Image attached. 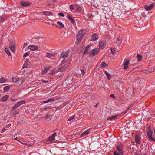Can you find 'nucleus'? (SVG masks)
Segmentation results:
<instances>
[{
  "instance_id": "nucleus-1",
  "label": "nucleus",
  "mask_w": 155,
  "mask_h": 155,
  "mask_svg": "<svg viewBox=\"0 0 155 155\" xmlns=\"http://www.w3.org/2000/svg\"><path fill=\"white\" fill-rule=\"evenodd\" d=\"M84 34V32L82 30H81L79 31L77 36V40L76 41L77 44H78L81 41Z\"/></svg>"
},
{
  "instance_id": "nucleus-2",
  "label": "nucleus",
  "mask_w": 155,
  "mask_h": 155,
  "mask_svg": "<svg viewBox=\"0 0 155 155\" xmlns=\"http://www.w3.org/2000/svg\"><path fill=\"white\" fill-rule=\"evenodd\" d=\"M99 51V48H95L90 52L89 55L91 56H94L96 55Z\"/></svg>"
},
{
  "instance_id": "nucleus-3",
  "label": "nucleus",
  "mask_w": 155,
  "mask_h": 155,
  "mask_svg": "<svg viewBox=\"0 0 155 155\" xmlns=\"http://www.w3.org/2000/svg\"><path fill=\"white\" fill-rule=\"evenodd\" d=\"M117 148L120 155H123L124 153L123 145L121 144L118 145L117 147Z\"/></svg>"
},
{
  "instance_id": "nucleus-4",
  "label": "nucleus",
  "mask_w": 155,
  "mask_h": 155,
  "mask_svg": "<svg viewBox=\"0 0 155 155\" xmlns=\"http://www.w3.org/2000/svg\"><path fill=\"white\" fill-rule=\"evenodd\" d=\"M9 48L12 52H14L15 50V43L13 41L11 42L9 45Z\"/></svg>"
},
{
  "instance_id": "nucleus-5",
  "label": "nucleus",
  "mask_w": 155,
  "mask_h": 155,
  "mask_svg": "<svg viewBox=\"0 0 155 155\" xmlns=\"http://www.w3.org/2000/svg\"><path fill=\"white\" fill-rule=\"evenodd\" d=\"M25 101L24 100H21L18 102L17 104H15L12 107V109L14 110L17 108L19 106L24 104L25 103Z\"/></svg>"
},
{
  "instance_id": "nucleus-6",
  "label": "nucleus",
  "mask_w": 155,
  "mask_h": 155,
  "mask_svg": "<svg viewBox=\"0 0 155 155\" xmlns=\"http://www.w3.org/2000/svg\"><path fill=\"white\" fill-rule=\"evenodd\" d=\"M153 134L152 131L150 130H149L147 132V134L148 138L151 140L155 142V139L154 138H153L152 137V134Z\"/></svg>"
},
{
  "instance_id": "nucleus-7",
  "label": "nucleus",
  "mask_w": 155,
  "mask_h": 155,
  "mask_svg": "<svg viewBox=\"0 0 155 155\" xmlns=\"http://www.w3.org/2000/svg\"><path fill=\"white\" fill-rule=\"evenodd\" d=\"M120 117V115L117 114L116 115H114L110 117L108 119V120H115L116 119H118L119 117Z\"/></svg>"
},
{
  "instance_id": "nucleus-8",
  "label": "nucleus",
  "mask_w": 155,
  "mask_h": 155,
  "mask_svg": "<svg viewBox=\"0 0 155 155\" xmlns=\"http://www.w3.org/2000/svg\"><path fill=\"white\" fill-rule=\"evenodd\" d=\"M141 71L144 73H145L147 74H148L149 73H151L154 71V68H148L147 70L143 69Z\"/></svg>"
},
{
  "instance_id": "nucleus-9",
  "label": "nucleus",
  "mask_w": 155,
  "mask_h": 155,
  "mask_svg": "<svg viewBox=\"0 0 155 155\" xmlns=\"http://www.w3.org/2000/svg\"><path fill=\"white\" fill-rule=\"evenodd\" d=\"M29 49L32 51H36L38 50V48L37 46L35 45H30L28 47Z\"/></svg>"
},
{
  "instance_id": "nucleus-10",
  "label": "nucleus",
  "mask_w": 155,
  "mask_h": 155,
  "mask_svg": "<svg viewBox=\"0 0 155 155\" xmlns=\"http://www.w3.org/2000/svg\"><path fill=\"white\" fill-rule=\"evenodd\" d=\"M20 4L22 6L24 7L29 6L30 5V2L28 1H21Z\"/></svg>"
},
{
  "instance_id": "nucleus-11",
  "label": "nucleus",
  "mask_w": 155,
  "mask_h": 155,
  "mask_svg": "<svg viewBox=\"0 0 155 155\" xmlns=\"http://www.w3.org/2000/svg\"><path fill=\"white\" fill-rule=\"evenodd\" d=\"M57 24L58 25H54V24H52V25L53 26H55L57 27H58L60 28H63L64 27V24L61 22L59 21L58 22H57Z\"/></svg>"
},
{
  "instance_id": "nucleus-12",
  "label": "nucleus",
  "mask_w": 155,
  "mask_h": 155,
  "mask_svg": "<svg viewBox=\"0 0 155 155\" xmlns=\"http://www.w3.org/2000/svg\"><path fill=\"white\" fill-rule=\"evenodd\" d=\"M106 45L105 42L104 41H101L99 42V48L103 49Z\"/></svg>"
},
{
  "instance_id": "nucleus-13",
  "label": "nucleus",
  "mask_w": 155,
  "mask_h": 155,
  "mask_svg": "<svg viewBox=\"0 0 155 155\" xmlns=\"http://www.w3.org/2000/svg\"><path fill=\"white\" fill-rule=\"evenodd\" d=\"M98 35L96 33L93 34L91 37V41H95L98 38Z\"/></svg>"
},
{
  "instance_id": "nucleus-14",
  "label": "nucleus",
  "mask_w": 155,
  "mask_h": 155,
  "mask_svg": "<svg viewBox=\"0 0 155 155\" xmlns=\"http://www.w3.org/2000/svg\"><path fill=\"white\" fill-rule=\"evenodd\" d=\"M129 64V60L127 59H125L123 63L124 68H127Z\"/></svg>"
},
{
  "instance_id": "nucleus-15",
  "label": "nucleus",
  "mask_w": 155,
  "mask_h": 155,
  "mask_svg": "<svg viewBox=\"0 0 155 155\" xmlns=\"http://www.w3.org/2000/svg\"><path fill=\"white\" fill-rule=\"evenodd\" d=\"M56 135L57 133H54L51 136L49 137L48 140L52 142L53 140H55L54 137Z\"/></svg>"
},
{
  "instance_id": "nucleus-16",
  "label": "nucleus",
  "mask_w": 155,
  "mask_h": 155,
  "mask_svg": "<svg viewBox=\"0 0 155 155\" xmlns=\"http://www.w3.org/2000/svg\"><path fill=\"white\" fill-rule=\"evenodd\" d=\"M43 15L46 16H52L53 14L49 11H43L42 12Z\"/></svg>"
},
{
  "instance_id": "nucleus-17",
  "label": "nucleus",
  "mask_w": 155,
  "mask_h": 155,
  "mask_svg": "<svg viewBox=\"0 0 155 155\" xmlns=\"http://www.w3.org/2000/svg\"><path fill=\"white\" fill-rule=\"evenodd\" d=\"M68 53L67 52H63L60 56V58H64V59L68 57Z\"/></svg>"
},
{
  "instance_id": "nucleus-18",
  "label": "nucleus",
  "mask_w": 155,
  "mask_h": 155,
  "mask_svg": "<svg viewBox=\"0 0 155 155\" xmlns=\"http://www.w3.org/2000/svg\"><path fill=\"white\" fill-rule=\"evenodd\" d=\"M154 7V5L153 4H151L148 6L145 7V8L146 11H149L152 9Z\"/></svg>"
},
{
  "instance_id": "nucleus-19",
  "label": "nucleus",
  "mask_w": 155,
  "mask_h": 155,
  "mask_svg": "<svg viewBox=\"0 0 155 155\" xmlns=\"http://www.w3.org/2000/svg\"><path fill=\"white\" fill-rule=\"evenodd\" d=\"M67 17L68 19H69L72 23H74L75 22L73 19L72 18V16L70 14H68L67 15Z\"/></svg>"
},
{
  "instance_id": "nucleus-20",
  "label": "nucleus",
  "mask_w": 155,
  "mask_h": 155,
  "mask_svg": "<svg viewBox=\"0 0 155 155\" xmlns=\"http://www.w3.org/2000/svg\"><path fill=\"white\" fill-rule=\"evenodd\" d=\"M100 66L101 68H105L107 67L108 64L105 61H103L100 64Z\"/></svg>"
},
{
  "instance_id": "nucleus-21",
  "label": "nucleus",
  "mask_w": 155,
  "mask_h": 155,
  "mask_svg": "<svg viewBox=\"0 0 155 155\" xmlns=\"http://www.w3.org/2000/svg\"><path fill=\"white\" fill-rule=\"evenodd\" d=\"M91 129L87 130L83 132L81 135V137H82L84 135H87L90 133Z\"/></svg>"
},
{
  "instance_id": "nucleus-22",
  "label": "nucleus",
  "mask_w": 155,
  "mask_h": 155,
  "mask_svg": "<svg viewBox=\"0 0 155 155\" xmlns=\"http://www.w3.org/2000/svg\"><path fill=\"white\" fill-rule=\"evenodd\" d=\"M30 62H29L27 60L25 61V64H24L23 68H27L28 67H29L30 66Z\"/></svg>"
},
{
  "instance_id": "nucleus-23",
  "label": "nucleus",
  "mask_w": 155,
  "mask_h": 155,
  "mask_svg": "<svg viewBox=\"0 0 155 155\" xmlns=\"http://www.w3.org/2000/svg\"><path fill=\"white\" fill-rule=\"evenodd\" d=\"M54 101L55 100L54 99L50 98L47 100L42 101V102L44 103H46L49 102H54Z\"/></svg>"
},
{
  "instance_id": "nucleus-24",
  "label": "nucleus",
  "mask_w": 155,
  "mask_h": 155,
  "mask_svg": "<svg viewBox=\"0 0 155 155\" xmlns=\"http://www.w3.org/2000/svg\"><path fill=\"white\" fill-rule=\"evenodd\" d=\"M9 97V96L8 95H5L4 96H3L1 98V101H6L8 98Z\"/></svg>"
},
{
  "instance_id": "nucleus-25",
  "label": "nucleus",
  "mask_w": 155,
  "mask_h": 155,
  "mask_svg": "<svg viewBox=\"0 0 155 155\" xmlns=\"http://www.w3.org/2000/svg\"><path fill=\"white\" fill-rule=\"evenodd\" d=\"M89 47V46H88L87 47H86L85 49L84 52V54H87L89 53L88 52L90 51Z\"/></svg>"
},
{
  "instance_id": "nucleus-26",
  "label": "nucleus",
  "mask_w": 155,
  "mask_h": 155,
  "mask_svg": "<svg viewBox=\"0 0 155 155\" xmlns=\"http://www.w3.org/2000/svg\"><path fill=\"white\" fill-rule=\"evenodd\" d=\"M135 141L136 143H140V137L138 135H136L135 136Z\"/></svg>"
},
{
  "instance_id": "nucleus-27",
  "label": "nucleus",
  "mask_w": 155,
  "mask_h": 155,
  "mask_svg": "<svg viewBox=\"0 0 155 155\" xmlns=\"http://www.w3.org/2000/svg\"><path fill=\"white\" fill-rule=\"evenodd\" d=\"M136 57L138 61H140L142 60V57L141 55L138 54L137 55Z\"/></svg>"
},
{
  "instance_id": "nucleus-28",
  "label": "nucleus",
  "mask_w": 155,
  "mask_h": 155,
  "mask_svg": "<svg viewBox=\"0 0 155 155\" xmlns=\"http://www.w3.org/2000/svg\"><path fill=\"white\" fill-rule=\"evenodd\" d=\"M5 51L6 54L9 56H11V53L9 49L8 48L5 49Z\"/></svg>"
},
{
  "instance_id": "nucleus-29",
  "label": "nucleus",
  "mask_w": 155,
  "mask_h": 155,
  "mask_svg": "<svg viewBox=\"0 0 155 155\" xmlns=\"http://www.w3.org/2000/svg\"><path fill=\"white\" fill-rule=\"evenodd\" d=\"M49 69L50 68H45L44 70H42V73H45L46 74V75H48V74H48V72L49 71Z\"/></svg>"
},
{
  "instance_id": "nucleus-30",
  "label": "nucleus",
  "mask_w": 155,
  "mask_h": 155,
  "mask_svg": "<svg viewBox=\"0 0 155 155\" xmlns=\"http://www.w3.org/2000/svg\"><path fill=\"white\" fill-rule=\"evenodd\" d=\"M18 78L17 77H15L12 78V81L13 82H16L18 80Z\"/></svg>"
},
{
  "instance_id": "nucleus-31",
  "label": "nucleus",
  "mask_w": 155,
  "mask_h": 155,
  "mask_svg": "<svg viewBox=\"0 0 155 155\" xmlns=\"http://www.w3.org/2000/svg\"><path fill=\"white\" fill-rule=\"evenodd\" d=\"M7 80L5 79L4 78H0V83H3L6 81Z\"/></svg>"
},
{
  "instance_id": "nucleus-32",
  "label": "nucleus",
  "mask_w": 155,
  "mask_h": 155,
  "mask_svg": "<svg viewBox=\"0 0 155 155\" xmlns=\"http://www.w3.org/2000/svg\"><path fill=\"white\" fill-rule=\"evenodd\" d=\"M105 74L107 76L108 79H110L111 78V75L108 73L107 71H105Z\"/></svg>"
},
{
  "instance_id": "nucleus-33",
  "label": "nucleus",
  "mask_w": 155,
  "mask_h": 155,
  "mask_svg": "<svg viewBox=\"0 0 155 155\" xmlns=\"http://www.w3.org/2000/svg\"><path fill=\"white\" fill-rule=\"evenodd\" d=\"M10 89V87L9 86H5L3 87V90L4 91H8Z\"/></svg>"
},
{
  "instance_id": "nucleus-34",
  "label": "nucleus",
  "mask_w": 155,
  "mask_h": 155,
  "mask_svg": "<svg viewBox=\"0 0 155 155\" xmlns=\"http://www.w3.org/2000/svg\"><path fill=\"white\" fill-rule=\"evenodd\" d=\"M53 54L51 53H47L46 55V57L50 58L53 56Z\"/></svg>"
},
{
  "instance_id": "nucleus-35",
  "label": "nucleus",
  "mask_w": 155,
  "mask_h": 155,
  "mask_svg": "<svg viewBox=\"0 0 155 155\" xmlns=\"http://www.w3.org/2000/svg\"><path fill=\"white\" fill-rule=\"evenodd\" d=\"M74 117H75V116H74V115L70 117H69V118L68 119V121L74 119Z\"/></svg>"
},
{
  "instance_id": "nucleus-36",
  "label": "nucleus",
  "mask_w": 155,
  "mask_h": 155,
  "mask_svg": "<svg viewBox=\"0 0 155 155\" xmlns=\"http://www.w3.org/2000/svg\"><path fill=\"white\" fill-rule=\"evenodd\" d=\"M111 50L112 54L113 55H115L116 54V51L114 50H113L112 48H111Z\"/></svg>"
},
{
  "instance_id": "nucleus-37",
  "label": "nucleus",
  "mask_w": 155,
  "mask_h": 155,
  "mask_svg": "<svg viewBox=\"0 0 155 155\" xmlns=\"http://www.w3.org/2000/svg\"><path fill=\"white\" fill-rule=\"evenodd\" d=\"M29 54L28 52L25 53L23 55L24 57H26L29 55Z\"/></svg>"
},
{
  "instance_id": "nucleus-38",
  "label": "nucleus",
  "mask_w": 155,
  "mask_h": 155,
  "mask_svg": "<svg viewBox=\"0 0 155 155\" xmlns=\"http://www.w3.org/2000/svg\"><path fill=\"white\" fill-rule=\"evenodd\" d=\"M51 107H52L51 106H50V107H45V108L44 109L45 111H48V110Z\"/></svg>"
},
{
  "instance_id": "nucleus-39",
  "label": "nucleus",
  "mask_w": 155,
  "mask_h": 155,
  "mask_svg": "<svg viewBox=\"0 0 155 155\" xmlns=\"http://www.w3.org/2000/svg\"><path fill=\"white\" fill-rule=\"evenodd\" d=\"M19 113V111L17 110L14 111V116L15 117L16 114H18Z\"/></svg>"
},
{
  "instance_id": "nucleus-40",
  "label": "nucleus",
  "mask_w": 155,
  "mask_h": 155,
  "mask_svg": "<svg viewBox=\"0 0 155 155\" xmlns=\"http://www.w3.org/2000/svg\"><path fill=\"white\" fill-rule=\"evenodd\" d=\"M122 41V40L120 39L117 38V42L118 41V43H121Z\"/></svg>"
},
{
  "instance_id": "nucleus-41",
  "label": "nucleus",
  "mask_w": 155,
  "mask_h": 155,
  "mask_svg": "<svg viewBox=\"0 0 155 155\" xmlns=\"http://www.w3.org/2000/svg\"><path fill=\"white\" fill-rule=\"evenodd\" d=\"M58 15L60 16H61L62 17H64V15L62 13H58Z\"/></svg>"
},
{
  "instance_id": "nucleus-42",
  "label": "nucleus",
  "mask_w": 155,
  "mask_h": 155,
  "mask_svg": "<svg viewBox=\"0 0 155 155\" xmlns=\"http://www.w3.org/2000/svg\"><path fill=\"white\" fill-rule=\"evenodd\" d=\"M54 73V71H53L51 72L48 73V74H50L51 75H53V74Z\"/></svg>"
},
{
  "instance_id": "nucleus-43",
  "label": "nucleus",
  "mask_w": 155,
  "mask_h": 155,
  "mask_svg": "<svg viewBox=\"0 0 155 155\" xmlns=\"http://www.w3.org/2000/svg\"><path fill=\"white\" fill-rule=\"evenodd\" d=\"M114 155H120L119 153H118L116 151H115L114 153Z\"/></svg>"
},
{
  "instance_id": "nucleus-44",
  "label": "nucleus",
  "mask_w": 155,
  "mask_h": 155,
  "mask_svg": "<svg viewBox=\"0 0 155 155\" xmlns=\"http://www.w3.org/2000/svg\"><path fill=\"white\" fill-rule=\"evenodd\" d=\"M70 8L72 10H73L74 9L73 5H71L70 6Z\"/></svg>"
},
{
  "instance_id": "nucleus-45",
  "label": "nucleus",
  "mask_w": 155,
  "mask_h": 155,
  "mask_svg": "<svg viewBox=\"0 0 155 155\" xmlns=\"http://www.w3.org/2000/svg\"><path fill=\"white\" fill-rule=\"evenodd\" d=\"M81 71L82 72V74L83 75L84 74H85L84 70V69H81Z\"/></svg>"
},
{
  "instance_id": "nucleus-46",
  "label": "nucleus",
  "mask_w": 155,
  "mask_h": 155,
  "mask_svg": "<svg viewBox=\"0 0 155 155\" xmlns=\"http://www.w3.org/2000/svg\"><path fill=\"white\" fill-rule=\"evenodd\" d=\"M110 97L113 98H114L115 97L114 96L113 94H111L110 96Z\"/></svg>"
},
{
  "instance_id": "nucleus-47",
  "label": "nucleus",
  "mask_w": 155,
  "mask_h": 155,
  "mask_svg": "<svg viewBox=\"0 0 155 155\" xmlns=\"http://www.w3.org/2000/svg\"><path fill=\"white\" fill-rule=\"evenodd\" d=\"M6 129H5V128H4V129H3L2 130V131H1V133H3L5 131H6Z\"/></svg>"
},
{
  "instance_id": "nucleus-48",
  "label": "nucleus",
  "mask_w": 155,
  "mask_h": 155,
  "mask_svg": "<svg viewBox=\"0 0 155 155\" xmlns=\"http://www.w3.org/2000/svg\"><path fill=\"white\" fill-rule=\"evenodd\" d=\"M51 116V115L50 114H48L46 115V118H48L50 117Z\"/></svg>"
},
{
  "instance_id": "nucleus-49",
  "label": "nucleus",
  "mask_w": 155,
  "mask_h": 155,
  "mask_svg": "<svg viewBox=\"0 0 155 155\" xmlns=\"http://www.w3.org/2000/svg\"><path fill=\"white\" fill-rule=\"evenodd\" d=\"M27 45H27V43H25L24 44V47H25Z\"/></svg>"
},
{
  "instance_id": "nucleus-50",
  "label": "nucleus",
  "mask_w": 155,
  "mask_h": 155,
  "mask_svg": "<svg viewBox=\"0 0 155 155\" xmlns=\"http://www.w3.org/2000/svg\"><path fill=\"white\" fill-rule=\"evenodd\" d=\"M64 63V61H62V62H61V65H62Z\"/></svg>"
},
{
  "instance_id": "nucleus-51",
  "label": "nucleus",
  "mask_w": 155,
  "mask_h": 155,
  "mask_svg": "<svg viewBox=\"0 0 155 155\" xmlns=\"http://www.w3.org/2000/svg\"><path fill=\"white\" fill-rule=\"evenodd\" d=\"M1 21H4V18H1Z\"/></svg>"
},
{
  "instance_id": "nucleus-52",
  "label": "nucleus",
  "mask_w": 155,
  "mask_h": 155,
  "mask_svg": "<svg viewBox=\"0 0 155 155\" xmlns=\"http://www.w3.org/2000/svg\"><path fill=\"white\" fill-rule=\"evenodd\" d=\"M43 82H45V83H46V82H47V81H45V80L43 81Z\"/></svg>"
},
{
  "instance_id": "nucleus-53",
  "label": "nucleus",
  "mask_w": 155,
  "mask_h": 155,
  "mask_svg": "<svg viewBox=\"0 0 155 155\" xmlns=\"http://www.w3.org/2000/svg\"><path fill=\"white\" fill-rule=\"evenodd\" d=\"M15 101V99H12V102L14 101Z\"/></svg>"
},
{
  "instance_id": "nucleus-54",
  "label": "nucleus",
  "mask_w": 155,
  "mask_h": 155,
  "mask_svg": "<svg viewBox=\"0 0 155 155\" xmlns=\"http://www.w3.org/2000/svg\"><path fill=\"white\" fill-rule=\"evenodd\" d=\"M20 142V143H21L23 144H24V145H26V144L25 143H21V142Z\"/></svg>"
},
{
  "instance_id": "nucleus-55",
  "label": "nucleus",
  "mask_w": 155,
  "mask_h": 155,
  "mask_svg": "<svg viewBox=\"0 0 155 155\" xmlns=\"http://www.w3.org/2000/svg\"><path fill=\"white\" fill-rule=\"evenodd\" d=\"M98 104H97L95 106V107H97V105Z\"/></svg>"
},
{
  "instance_id": "nucleus-56",
  "label": "nucleus",
  "mask_w": 155,
  "mask_h": 155,
  "mask_svg": "<svg viewBox=\"0 0 155 155\" xmlns=\"http://www.w3.org/2000/svg\"><path fill=\"white\" fill-rule=\"evenodd\" d=\"M15 139L16 140H17V138H15Z\"/></svg>"
},
{
  "instance_id": "nucleus-57",
  "label": "nucleus",
  "mask_w": 155,
  "mask_h": 155,
  "mask_svg": "<svg viewBox=\"0 0 155 155\" xmlns=\"http://www.w3.org/2000/svg\"><path fill=\"white\" fill-rule=\"evenodd\" d=\"M2 145V143H0V145Z\"/></svg>"
},
{
  "instance_id": "nucleus-58",
  "label": "nucleus",
  "mask_w": 155,
  "mask_h": 155,
  "mask_svg": "<svg viewBox=\"0 0 155 155\" xmlns=\"http://www.w3.org/2000/svg\"><path fill=\"white\" fill-rule=\"evenodd\" d=\"M56 1H57L56 0H55L54 2H56Z\"/></svg>"
},
{
  "instance_id": "nucleus-59",
  "label": "nucleus",
  "mask_w": 155,
  "mask_h": 155,
  "mask_svg": "<svg viewBox=\"0 0 155 155\" xmlns=\"http://www.w3.org/2000/svg\"><path fill=\"white\" fill-rule=\"evenodd\" d=\"M63 66H61V68H63Z\"/></svg>"
}]
</instances>
